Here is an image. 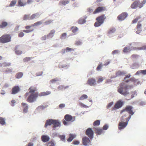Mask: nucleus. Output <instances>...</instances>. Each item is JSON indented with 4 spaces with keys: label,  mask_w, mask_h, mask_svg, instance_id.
Instances as JSON below:
<instances>
[{
    "label": "nucleus",
    "mask_w": 146,
    "mask_h": 146,
    "mask_svg": "<svg viewBox=\"0 0 146 146\" xmlns=\"http://www.w3.org/2000/svg\"><path fill=\"white\" fill-rule=\"evenodd\" d=\"M126 72L123 71H118L116 72V76H123L124 75Z\"/></svg>",
    "instance_id": "25"
},
{
    "label": "nucleus",
    "mask_w": 146,
    "mask_h": 146,
    "mask_svg": "<svg viewBox=\"0 0 146 146\" xmlns=\"http://www.w3.org/2000/svg\"><path fill=\"white\" fill-rule=\"evenodd\" d=\"M127 16V14L126 13L124 12L119 15L117 17V19L120 21H122L125 19Z\"/></svg>",
    "instance_id": "17"
},
{
    "label": "nucleus",
    "mask_w": 146,
    "mask_h": 146,
    "mask_svg": "<svg viewBox=\"0 0 146 146\" xmlns=\"http://www.w3.org/2000/svg\"><path fill=\"white\" fill-rule=\"evenodd\" d=\"M132 50V49L130 47H125L123 48V52L124 53H128Z\"/></svg>",
    "instance_id": "28"
},
{
    "label": "nucleus",
    "mask_w": 146,
    "mask_h": 146,
    "mask_svg": "<svg viewBox=\"0 0 146 146\" xmlns=\"http://www.w3.org/2000/svg\"><path fill=\"white\" fill-rule=\"evenodd\" d=\"M94 133L91 128H89L86 131V134L88 135L90 139H92L93 137Z\"/></svg>",
    "instance_id": "13"
},
{
    "label": "nucleus",
    "mask_w": 146,
    "mask_h": 146,
    "mask_svg": "<svg viewBox=\"0 0 146 146\" xmlns=\"http://www.w3.org/2000/svg\"><path fill=\"white\" fill-rule=\"evenodd\" d=\"M38 97V92H36L34 93L29 94L27 98H27V102L29 103H32L36 101Z\"/></svg>",
    "instance_id": "5"
},
{
    "label": "nucleus",
    "mask_w": 146,
    "mask_h": 146,
    "mask_svg": "<svg viewBox=\"0 0 146 146\" xmlns=\"http://www.w3.org/2000/svg\"><path fill=\"white\" fill-rule=\"evenodd\" d=\"M59 138L61 139L62 141H64L65 140V136L64 135H62L59 136Z\"/></svg>",
    "instance_id": "49"
},
{
    "label": "nucleus",
    "mask_w": 146,
    "mask_h": 146,
    "mask_svg": "<svg viewBox=\"0 0 146 146\" xmlns=\"http://www.w3.org/2000/svg\"><path fill=\"white\" fill-rule=\"evenodd\" d=\"M86 19L83 18H81L78 21V23L80 24H83L86 23Z\"/></svg>",
    "instance_id": "30"
},
{
    "label": "nucleus",
    "mask_w": 146,
    "mask_h": 146,
    "mask_svg": "<svg viewBox=\"0 0 146 146\" xmlns=\"http://www.w3.org/2000/svg\"><path fill=\"white\" fill-rule=\"evenodd\" d=\"M58 80H59L57 78H54V79L50 80V82L53 84L55 83L57 81H58Z\"/></svg>",
    "instance_id": "43"
},
{
    "label": "nucleus",
    "mask_w": 146,
    "mask_h": 146,
    "mask_svg": "<svg viewBox=\"0 0 146 146\" xmlns=\"http://www.w3.org/2000/svg\"><path fill=\"white\" fill-rule=\"evenodd\" d=\"M23 75V74L22 72H19L16 74V76H15V77L17 79H20L22 77Z\"/></svg>",
    "instance_id": "33"
},
{
    "label": "nucleus",
    "mask_w": 146,
    "mask_h": 146,
    "mask_svg": "<svg viewBox=\"0 0 146 146\" xmlns=\"http://www.w3.org/2000/svg\"><path fill=\"white\" fill-rule=\"evenodd\" d=\"M141 17L140 16H138L137 18L134 19L132 21V24L136 23L137 22L138 20L140 19Z\"/></svg>",
    "instance_id": "39"
},
{
    "label": "nucleus",
    "mask_w": 146,
    "mask_h": 146,
    "mask_svg": "<svg viewBox=\"0 0 146 146\" xmlns=\"http://www.w3.org/2000/svg\"><path fill=\"white\" fill-rule=\"evenodd\" d=\"M123 102L121 100L117 102L114 105V108L115 109H119L122 107L123 104Z\"/></svg>",
    "instance_id": "16"
},
{
    "label": "nucleus",
    "mask_w": 146,
    "mask_h": 146,
    "mask_svg": "<svg viewBox=\"0 0 146 146\" xmlns=\"http://www.w3.org/2000/svg\"><path fill=\"white\" fill-rule=\"evenodd\" d=\"M5 73L6 74L8 73H11L12 72V70L10 68H7L6 70L5 71Z\"/></svg>",
    "instance_id": "52"
},
{
    "label": "nucleus",
    "mask_w": 146,
    "mask_h": 146,
    "mask_svg": "<svg viewBox=\"0 0 146 146\" xmlns=\"http://www.w3.org/2000/svg\"><path fill=\"white\" fill-rule=\"evenodd\" d=\"M15 53H16V54L20 55L22 53V52L20 50H16L15 51Z\"/></svg>",
    "instance_id": "51"
},
{
    "label": "nucleus",
    "mask_w": 146,
    "mask_h": 146,
    "mask_svg": "<svg viewBox=\"0 0 146 146\" xmlns=\"http://www.w3.org/2000/svg\"><path fill=\"white\" fill-rule=\"evenodd\" d=\"M126 117V115H125L124 116L121 117L120 121V122H124L125 121H126V119L128 118V117L125 118Z\"/></svg>",
    "instance_id": "41"
},
{
    "label": "nucleus",
    "mask_w": 146,
    "mask_h": 146,
    "mask_svg": "<svg viewBox=\"0 0 146 146\" xmlns=\"http://www.w3.org/2000/svg\"><path fill=\"white\" fill-rule=\"evenodd\" d=\"M19 91V87L18 86H15L12 88L11 94H15L18 93Z\"/></svg>",
    "instance_id": "18"
},
{
    "label": "nucleus",
    "mask_w": 146,
    "mask_h": 146,
    "mask_svg": "<svg viewBox=\"0 0 146 146\" xmlns=\"http://www.w3.org/2000/svg\"><path fill=\"white\" fill-rule=\"evenodd\" d=\"M106 10V8L105 7H99L95 10V11H94V12H93V13L95 14L96 13L104 11Z\"/></svg>",
    "instance_id": "14"
},
{
    "label": "nucleus",
    "mask_w": 146,
    "mask_h": 146,
    "mask_svg": "<svg viewBox=\"0 0 146 146\" xmlns=\"http://www.w3.org/2000/svg\"><path fill=\"white\" fill-rule=\"evenodd\" d=\"M65 107V104H61L59 105V107L60 108H62Z\"/></svg>",
    "instance_id": "56"
},
{
    "label": "nucleus",
    "mask_w": 146,
    "mask_h": 146,
    "mask_svg": "<svg viewBox=\"0 0 146 146\" xmlns=\"http://www.w3.org/2000/svg\"><path fill=\"white\" fill-rule=\"evenodd\" d=\"M42 22L41 21H39L32 24L31 26L29 25L26 26L25 27V28L26 30H23V31L26 33L31 32L34 31V29L31 28L32 27L37 26L39 25L42 24Z\"/></svg>",
    "instance_id": "3"
},
{
    "label": "nucleus",
    "mask_w": 146,
    "mask_h": 146,
    "mask_svg": "<svg viewBox=\"0 0 146 146\" xmlns=\"http://www.w3.org/2000/svg\"><path fill=\"white\" fill-rule=\"evenodd\" d=\"M90 139L89 138L86 136L83 137L82 138V143L83 145L84 146H89L90 145H91V142Z\"/></svg>",
    "instance_id": "11"
},
{
    "label": "nucleus",
    "mask_w": 146,
    "mask_h": 146,
    "mask_svg": "<svg viewBox=\"0 0 146 146\" xmlns=\"http://www.w3.org/2000/svg\"><path fill=\"white\" fill-rule=\"evenodd\" d=\"M102 64L101 63H100V64L99 65L98 67H97V68H96V70H100V69L102 68Z\"/></svg>",
    "instance_id": "50"
},
{
    "label": "nucleus",
    "mask_w": 146,
    "mask_h": 146,
    "mask_svg": "<svg viewBox=\"0 0 146 146\" xmlns=\"http://www.w3.org/2000/svg\"><path fill=\"white\" fill-rule=\"evenodd\" d=\"M53 125V130H55L57 127H60V124L58 120L50 119L46 121L44 125V127L47 128L48 126H50Z\"/></svg>",
    "instance_id": "1"
},
{
    "label": "nucleus",
    "mask_w": 146,
    "mask_h": 146,
    "mask_svg": "<svg viewBox=\"0 0 146 146\" xmlns=\"http://www.w3.org/2000/svg\"><path fill=\"white\" fill-rule=\"evenodd\" d=\"M21 105H22L23 107V113H27L28 110V108L27 104L25 103H22V104H21Z\"/></svg>",
    "instance_id": "21"
},
{
    "label": "nucleus",
    "mask_w": 146,
    "mask_h": 146,
    "mask_svg": "<svg viewBox=\"0 0 146 146\" xmlns=\"http://www.w3.org/2000/svg\"><path fill=\"white\" fill-rule=\"evenodd\" d=\"M31 57H26L24 58L23 60V62H27L29 61L31 59Z\"/></svg>",
    "instance_id": "36"
},
{
    "label": "nucleus",
    "mask_w": 146,
    "mask_h": 146,
    "mask_svg": "<svg viewBox=\"0 0 146 146\" xmlns=\"http://www.w3.org/2000/svg\"><path fill=\"white\" fill-rule=\"evenodd\" d=\"M39 15V13H35L31 15V16H30V18H30V20H32L36 17H38Z\"/></svg>",
    "instance_id": "34"
},
{
    "label": "nucleus",
    "mask_w": 146,
    "mask_h": 146,
    "mask_svg": "<svg viewBox=\"0 0 146 146\" xmlns=\"http://www.w3.org/2000/svg\"><path fill=\"white\" fill-rule=\"evenodd\" d=\"M52 20H49L47 21H45V22H44V24L45 25H49L51 23H52Z\"/></svg>",
    "instance_id": "48"
},
{
    "label": "nucleus",
    "mask_w": 146,
    "mask_h": 146,
    "mask_svg": "<svg viewBox=\"0 0 146 146\" xmlns=\"http://www.w3.org/2000/svg\"><path fill=\"white\" fill-rule=\"evenodd\" d=\"M87 82L88 84L91 86H94L96 84V81L94 78H89Z\"/></svg>",
    "instance_id": "20"
},
{
    "label": "nucleus",
    "mask_w": 146,
    "mask_h": 146,
    "mask_svg": "<svg viewBox=\"0 0 146 146\" xmlns=\"http://www.w3.org/2000/svg\"><path fill=\"white\" fill-rule=\"evenodd\" d=\"M50 93L51 92L50 91H46V92H40L39 94L38 93V96L42 97L43 96H46L50 94Z\"/></svg>",
    "instance_id": "22"
},
{
    "label": "nucleus",
    "mask_w": 146,
    "mask_h": 146,
    "mask_svg": "<svg viewBox=\"0 0 146 146\" xmlns=\"http://www.w3.org/2000/svg\"><path fill=\"white\" fill-rule=\"evenodd\" d=\"M50 138L47 135H43L41 137V140L44 142H46L49 141Z\"/></svg>",
    "instance_id": "23"
},
{
    "label": "nucleus",
    "mask_w": 146,
    "mask_h": 146,
    "mask_svg": "<svg viewBox=\"0 0 146 146\" xmlns=\"http://www.w3.org/2000/svg\"><path fill=\"white\" fill-rule=\"evenodd\" d=\"M108 128V126L107 125H105L103 126V130H106Z\"/></svg>",
    "instance_id": "60"
},
{
    "label": "nucleus",
    "mask_w": 146,
    "mask_h": 146,
    "mask_svg": "<svg viewBox=\"0 0 146 146\" xmlns=\"http://www.w3.org/2000/svg\"><path fill=\"white\" fill-rule=\"evenodd\" d=\"M100 124V121L99 120H97L93 123V125L94 126H98Z\"/></svg>",
    "instance_id": "38"
},
{
    "label": "nucleus",
    "mask_w": 146,
    "mask_h": 146,
    "mask_svg": "<svg viewBox=\"0 0 146 146\" xmlns=\"http://www.w3.org/2000/svg\"><path fill=\"white\" fill-rule=\"evenodd\" d=\"M55 33V31L54 30H52L50 31V32L47 35V36L49 37H52L53 36L54 33Z\"/></svg>",
    "instance_id": "31"
},
{
    "label": "nucleus",
    "mask_w": 146,
    "mask_h": 146,
    "mask_svg": "<svg viewBox=\"0 0 146 146\" xmlns=\"http://www.w3.org/2000/svg\"><path fill=\"white\" fill-rule=\"evenodd\" d=\"M37 90L36 88L34 86H31L29 88V92H26V94L24 95V97L25 98H26L27 96L30 94H34L35 93V92Z\"/></svg>",
    "instance_id": "12"
},
{
    "label": "nucleus",
    "mask_w": 146,
    "mask_h": 146,
    "mask_svg": "<svg viewBox=\"0 0 146 146\" xmlns=\"http://www.w3.org/2000/svg\"><path fill=\"white\" fill-rule=\"evenodd\" d=\"M94 129L97 135H100L103 132V130L101 128L94 127Z\"/></svg>",
    "instance_id": "19"
},
{
    "label": "nucleus",
    "mask_w": 146,
    "mask_h": 146,
    "mask_svg": "<svg viewBox=\"0 0 146 146\" xmlns=\"http://www.w3.org/2000/svg\"><path fill=\"white\" fill-rule=\"evenodd\" d=\"M0 123L2 125H5V120L2 117H0Z\"/></svg>",
    "instance_id": "45"
},
{
    "label": "nucleus",
    "mask_w": 146,
    "mask_h": 146,
    "mask_svg": "<svg viewBox=\"0 0 146 146\" xmlns=\"http://www.w3.org/2000/svg\"><path fill=\"white\" fill-rule=\"evenodd\" d=\"M16 0H14L13 1H11V3H10L9 5V7H11L14 6L15 5V4H16Z\"/></svg>",
    "instance_id": "40"
},
{
    "label": "nucleus",
    "mask_w": 146,
    "mask_h": 146,
    "mask_svg": "<svg viewBox=\"0 0 146 146\" xmlns=\"http://www.w3.org/2000/svg\"><path fill=\"white\" fill-rule=\"evenodd\" d=\"M113 102H110V103H109V104H108V105H107V108L109 109L110 107H111V106H112L113 105Z\"/></svg>",
    "instance_id": "55"
},
{
    "label": "nucleus",
    "mask_w": 146,
    "mask_h": 146,
    "mask_svg": "<svg viewBox=\"0 0 146 146\" xmlns=\"http://www.w3.org/2000/svg\"><path fill=\"white\" fill-rule=\"evenodd\" d=\"M103 79L102 78H100L98 79V83H100L103 81Z\"/></svg>",
    "instance_id": "57"
},
{
    "label": "nucleus",
    "mask_w": 146,
    "mask_h": 146,
    "mask_svg": "<svg viewBox=\"0 0 146 146\" xmlns=\"http://www.w3.org/2000/svg\"><path fill=\"white\" fill-rule=\"evenodd\" d=\"M30 18H31L30 16L28 15H25L23 17V19L24 20H30Z\"/></svg>",
    "instance_id": "46"
},
{
    "label": "nucleus",
    "mask_w": 146,
    "mask_h": 146,
    "mask_svg": "<svg viewBox=\"0 0 146 146\" xmlns=\"http://www.w3.org/2000/svg\"><path fill=\"white\" fill-rule=\"evenodd\" d=\"M118 52V51L117 50H115L112 52V54H115Z\"/></svg>",
    "instance_id": "64"
},
{
    "label": "nucleus",
    "mask_w": 146,
    "mask_h": 146,
    "mask_svg": "<svg viewBox=\"0 0 146 146\" xmlns=\"http://www.w3.org/2000/svg\"><path fill=\"white\" fill-rule=\"evenodd\" d=\"M146 2V0H143L142 2L140 3L139 0H137L132 4L131 7L133 9H136L138 7L139 8H141L143 6V5L145 4Z\"/></svg>",
    "instance_id": "7"
},
{
    "label": "nucleus",
    "mask_w": 146,
    "mask_h": 146,
    "mask_svg": "<svg viewBox=\"0 0 146 146\" xmlns=\"http://www.w3.org/2000/svg\"><path fill=\"white\" fill-rule=\"evenodd\" d=\"M4 66L5 67L7 66H9L10 65V64L9 63H6L5 62L3 63Z\"/></svg>",
    "instance_id": "62"
},
{
    "label": "nucleus",
    "mask_w": 146,
    "mask_h": 146,
    "mask_svg": "<svg viewBox=\"0 0 146 146\" xmlns=\"http://www.w3.org/2000/svg\"><path fill=\"white\" fill-rule=\"evenodd\" d=\"M24 35V34L23 32H21L18 34V37H22Z\"/></svg>",
    "instance_id": "54"
},
{
    "label": "nucleus",
    "mask_w": 146,
    "mask_h": 146,
    "mask_svg": "<svg viewBox=\"0 0 146 146\" xmlns=\"http://www.w3.org/2000/svg\"><path fill=\"white\" fill-rule=\"evenodd\" d=\"M128 86L127 85L124 86V83H121L119 84V86L117 88V92L119 94L124 96H126L129 94L127 90Z\"/></svg>",
    "instance_id": "2"
},
{
    "label": "nucleus",
    "mask_w": 146,
    "mask_h": 146,
    "mask_svg": "<svg viewBox=\"0 0 146 146\" xmlns=\"http://www.w3.org/2000/svg\"><path fill=\"white\" fill-rule=\"evenodd\" d=\"M74 50L72 48H71L69 47H67L66 49V51L67 52H68L69 51H74Z\"/></svg>",
    "instance_id": "53"
},
{
    "label": "nucleus",
    "mask_w": 146,
    "mask_h": 146,
    "mask_svg": "<svg viewBox=\"0 0 146 146\" xmlns=\"http://www.w3.org/2000/svg\"><path fill=\"white\" fill-rule=\"evenodd\" d=\"M88 98V96L87 95L85 94L83 95L80 98V100H83L85 99H86Z\"/></svg>",
    "instance_id": "42"
},
{
    "label": "nucleus",
    "mask_w": 146,
    "mask_h": 146,
    "mask_svg": "<svg viewBox=\"0 0 146 146\" xmlns=\"http://www.w3.org/2000/svg\"><path fill=\"white\" fill-rule=\"evenodd\" d=\"M68 88V86L65 87H64V86L62 85L59 86L58 87V89L60 90H62L64 89H65Z\"/></svg>",
    "instance_id": "35"
},
{
    "label": "nucleus",
    "mask_w": 146,
    "mask_h": 146,
    "mask_svg": "<svg viewBox=\"0 0 146 146\" xmlns=\"http://www.w3.org/2000/svg\"><path fill=\"white\" fill-rule=\"evenodd\" d=\"M133 50H146V44L142 46V47H140L138 48L135 47L133 48Z\"/></svg>",
    "instance_id": "29"
},
{
    "label": "nucleus",
    "mask_w": 146,
    "mask_h": 146,
    "mask_svg": "<svg viewBox=\"0 0 146 146\" xmlns=\"http://www.w3.org/2000/svg\"><path fill=\"white\" fill-rule=\"evenodd\" d=\"M11 36L9 35H4L0 37V43H5L10 41Z\"/></svg>",
    "instance_id": "8"
},
{
    "label": "nucleus",
    "mask_w": 146,
    "mask_h": 146,
    "mask_svg": "<svg viewBox=\"0 0 146 146\" xmlns=\"http://www.w3.org/2000/svg\"><path fill=\"white\" fill-rule=\"evenodd\" d=\"M130 119V115L129 116L128 118L126 119V121L119 122L118 124V129L121 130L124 129L127 125L128 122Z\"/></svg>",
    "instance_id": "9"
},
{
    "label": "nucleus",
    "mask_w": 146,
    "mask_h": 146,
    "mask_svg": "<svg viewBox=\"0 0 146 146\" xmlns=\"http://www.w3.org/2000/svg\"><path fill=\"white\" fill-rule=\"evenodd\" d=\"M8 25V23L5 21H3L0 24V29L4 28Z\"/></svg>",
    "instance_id": "27"
},
{
    "label": "nucleus",
    "mask_w": 146,
    "mask_h": 146,
    "mask_svg": "<svg viewBox=\"0 0 146 146\" xmlns=\"http://www.w3.org/2000/svg\"><path fill=\"white\" fill-rule=\"evenodd\" d=\"M76 135L75 134H70L69 135V138L67 139V141L68 142H71L73 139L75 138Z\"/></svg>",
    "instance_id": "24"
},
{
    "label": "nucleus",
    "mask_w": 146,
    "mask_h": 146,
    "mask_svg": "<svg viewBox=\"0 0 146 146\" xmlns=\"http://www.w3.org/2000/svg\"><path fill=\"white\" fill-rule=\"evenodd\" d=\"M138 80L135 78H132L130 79V81H131L132 82H133L134 83H135L136 82H137Z\"/></svg>",
    "instance_id": "47"
},
{
    "label": "nucleus",
    "mask_w": 146,
    "mask_h": 146,
    "mask_svg": "<svg viewBox=\"0 0 146 146\" xmlns=\"http://www.w3.org/2000/svg\"><path fill=\"white\" fill-rule=\"evenodd\" d=\"M80 143V142L78 141L75 140L74 141L73 144L74 145H78Z\"/></svg>",
    "instance_id": "58"
},
{
    "label": "nucleus",
    "mask_w": 146,
    "mask_h": 146,
    "mask_svg": "<svg viewBox=\"0 0 146 146\" xmlns=\"http://www.w3.org/2000/svg\"><path fill=\"white\" fill-rule=\"evenodd\" d=\"M71 30L73 33H75L78 30V28L76 27H73L71 28Z\"/></svg>",
    "instance_id": "37"
},
{
    "label": "nucleus",
    "mask_w": 146,
    "mask_h": 146,
    "mask_svg": "<svg viewBox=\"0 0 146 146\" xmlns=\"http://www.w3.org/2000/svg\"><path fill=\"white\" fill-rule=\"evenodd\" d=\"M82 44V42L80 41H77L76 42L75 44L76 45H79Z\"/></svg>",
    "instance_id": "59"
},
{
    "label": "nucleus",
    "mask_w": 146,
    "mask_h": 146,
    "mask_svg": "<svg viewBox=\"0 0 146 146\" xmlns=\"http://www.w3.org/2000/svg\"><path fill=\"white\" fill-rule=\"evenodd\" d=\"M142 74L143 75H146V70H142Z\"/></svg>",
    "instance_id": "63"
},
{
    "label": "nucleus",
    "mask_w": 146,
    "mask_h": 146,
    "mask_svg": "<svg viewBox=\"0 0 146 146\" xmlns=\"http://www.w3.org/2000/svg\"><path fill=\"white\" fill-rule=\"evenodd\" d=\"M141 21H139L137 23V25L135 29V31L137 34H139L141 32V24L140 23Z\"/></svg>",
    "instance_id": "15"
},
{
    "label": "nucleus",
    "mask_w": 146,
    "mask_h": 146,
    "mask_svg": "<svg viewBox=\"0 0 146 146\" xmlns=\"http://www.w3.org/2000/svg\"><path fill=\"white\" fill-rule=\"evenodd\" d=\"M133 108V107L131 106H126V107L125 108V109L122 110L121 111V113H122L124 111H126L128 112L129 113L131 114L129 116L133 115L134 113V112L132 111V110Z\"/></svg>",
    "instance_id": "10"
},
{
    "label": "nucleus",
    "mask_w": 146,
    "mask_h": 146,
    "mask_svg": "<svg viewBox=\"0 0 146 146\" xmlns=\"http://www.w3.org/2000/svg\"><path fill=\"white\" fill-rule=\"evenodd\" d=\"M18 5L21 6H25L27 4L26 2L23 1L22 0H18Z\"/></svg>",
    "instance_id": "26"
},
{
    "label": "nucleus",
    "mask_w": 146,
    "mask_h": 146,
    "mask_svg": "<svg viewBox=\"0 0 146 146\" xmlns=\"http://www.w3.org/2000/svg\"><path fill=\"white\" fill-rule=\"evenodd\" d=\"M115 31V29L114 28H112L110 29L108 31V33L109 34L114 33Z\"/></svg>",
    "instance_id": "44"
},
{
    "label": "nucleus",
    "mask_w": 146,
    "mask_h": 146,
    "mask_svg": "<svg viewBox=\"0 0 146 146\" xmlns=\"http://www.w3.org/2000/svg\"><path fill=\"white\" fill-rule=\"evenodd\" d=\"M106 17L104 15H103L96 18V20L97 21L94 23V26L96 27H100L103 24L105 19H106Z\"/></svg>",
    "instance_id": "4"
},
{
    "label": "nucleus",
    "mask_w": 146,
    "mask_h": 146,
    "mask_svg": "<svg viewBox=\"0 0 146 146\" xmlns=\"http://www.w3.org/2000/svg\"><path fill=\"white\" fill-rule=\"evenodd\" d=\"M64 119L65 120L63 121V124L65 125H68V122H72L75 120V116H72L71 115L67 114L65 115L64 116Z\"/></svg>",
    "instance_id": "6"
},
{
    "label": "nucleus",
    "mask_w": 146,
    "mask_h": 146,
    "mask_svg": "<svg viewBox=\"0 0 146 146\" xmlns=\"http://www.w3.org/2000/svg\"><path fill=\"white\" fill-rule=\"evenodd\" d=\"M69 3L68 0H65L61 1L60 2V5H65Z\"/></svg>",
    "instance_id": "32"
},
{
    "label": "nucleus",
    "mask_w": 146,
    "mask_h": 146,
    "mask_svg": "<svg viewBox=\"0 0 146 146\" xmlns=\"http://www.w3.org/2000/svg\"><path fill=\"white\" fill-rule=\"evenodd\" d=\"M15 103V100H12L11 101V106H14V104Z\"/></svg>",
    "instance_id": "61"
}]
</instances>
